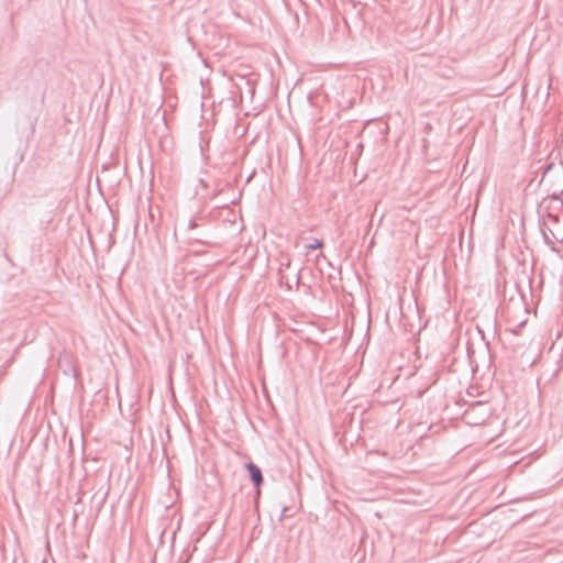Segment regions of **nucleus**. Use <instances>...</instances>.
<instances>
[{
  "label": "nucleus",
  "mask_w": 563,
  "mask_h": 563,
  "mask_svg": "<svg viewBox=\"0 0 563 563\" xmlns=\"http://www.w3.org/2000/svg\"><path fill=\"white\" fill-rule=\"evenodd\" d=\"M542 234L544 241L553 250L556 243L563 242V221L558 216L548 214L543 220Z\"/></svg>",
  "instance_id": "obj_1"
},
{
  "label": "nucleus",
  "mask_w": 563,
  "mask_h": 563,
  "mask_svg": "<svg viewBox=\"0 0 563 563\" xmlns=\"http://www.w3.org/2000/svg\"><path fill=\"white\" fill-rule=\"evenodd\" d=\"M186 233V242L188 245H194V244H201V245H206V246H214L216 243L211 241V232L207 231V230H202V231H195V230H190V231H185Z\"/></svg>",
  "instance_id": "obj_2"
},
{
  "label": "nucleus",
  "mask_w": 563,
  "mask_h": 563,
  "mask_svg": "<svg viewBox=\"0 0 563 563\" xmlns=\"http://www.w3.org/2000/svg\"><path fill=\"white\" fill-rule=\"evenodd\" d=\"M209 220L206 216H202L200 213H197L192 216L190 219H188L185 231L190 230H197V229H203L208 225Z\"/></svg>",
  "instance_id": "obj_3"
},
{
  "label": "nucleus",
  "mask_w": 563,
  "mask_h": 563,
  "mask_svg": "<svg viewBox=\"0 0 563 563\" xmlns=\"http://www.w3.org/2000/svg\"><path fill=\"white\" fill-rule=\"evenodd\" d=\"M246 470L249 472L250 478L253 482V484L256 487H260L264 481L261 468L253 462H249L246 464Z\"/></svg>",
  "instance_id": "obj_4"
},
{
  "label": "nucleus",
  "mask_w": 563,
  "mask_h": 563,
  "mask_svg": "<svg viewBox=\"0 0 563 563\" xmlns=\"http://www.w3.org/2000/svg\"><path fill=\"white\" fill-rule=\"evenodd\" d=\"M323 246V242L319 239H312V242L310 244L306 245V249L308 251L317 250Z\"/></svg>",
  "instance_id": "obj_5"
},
{
  "label": "nucleus",
  "mask_w": 563,
  "mask_h": 563,
  "mask_svg": "<svg viewBox=\"0 0 563 563\" xmlns=\"http://www.w3.org/2000/svg\"><path fill=\"white\" fill-rule=\"evenodd\" d=\"M552 167H553V164H552V163H551V164H548V165L545 166V170H544L543 177H542V179H541V183H542V181H544V178H545V174H547V172H548V170H550Z\"/></svg>",
  "instance_id": "obj_6"
}]
</instances>
